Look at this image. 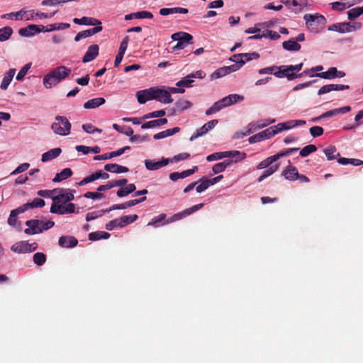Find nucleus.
Listing matches in <instances>:
<instances>
[{
	"label": "nucleus",
	"mask_w": 363,
	"mask_h": 363,
	"mask_svg": "<svg viewBox=\"0 0 363 363\" xmlns=\"http://www.w3.org/2000/svg\"><path fill=\"white\" fill-rule=\"evenodd\" d=\"M306 123V121L303 120H290L284 123H279L276 125L271 126L268 130L270 132L271 137H273L284 130H289L298 125H303Z\"/></svg>",
	"instance_id": "nucleus-8"
},
{
	"label": "nucleus",
	"mask_w": 363,
	"mask_h": 363,
	"mask_svg": "<svg viewBox=\"0 0 363 363\" xmlns=\"http://www.w3.org/2000/svg\"><path fill=\"white\" fill-rule=\"evenodd\" d=\"M110 212L109 208L106 210H100L96 211L89 212L86 216V220L91 221L97 218L101 217L105 213Z\"/></svg>",
	"instance_id": "nucleus-55"
},
{
	"label": "nucleus",
	"mask_w": 363,
	"mask_h": 363,
	"mask_svg": "<svg viewBox=\"0 0 363 363\" xmlns=\"http://www.w3.org/2000/svg\"><path fill=\"white\" fill-rule=\"evenodd\" d=\"M146 200V197H142L140 199H133V200H130V201H126L123 203H121V204H115V205H113L110 208V211H113V210H116V209H125V208H127L128 207H131V206H135L141 202H143Z\"/></svg>",
	"instance_id": "nucleus-26"
},
{
	"label": "nucleus",
	"mask_w": 363,
	"mask_h": 363,
	"mask_svg": "<svg viewBox=\"0 0 363 363\" xmlns=\"http://www.w3.org/2000/svg\"><path fill=\"white\" fill-rule=\"evenodd\" d=\"M166 123H167V118H160V119L153 120V121H150L147 123H145L141 125V128L143 129L152 128L156 126H160V125H165Z\"/></svg>",
	"instance_id": "nucleus-42"
},
{
	"label": "nucleus",
	"mask_w": 363,
	"mask_h": 363,
	"mask_svg": "<svg viewBox=\"0 0 363 363\" xmlns=\"http://www.w3.org/2000/svg\"><path fill=\"white\" fill-rule=\"evenodd\" d=\"M203 203H199L195 206H193L192 207L185 209L184 211L174 214L173 216L170 218L169 220H168L166 223H172L179 220L182 219L183 218L191 215L194 212H196V211L201 209L203 207Z\"/></svg>",
	"instance_id": "nucleus-17"
},
{
	"label": "nucleus",
	"mask_w": 363,
	"mask_h": 363,
	"mask_svg": "<svg viewBox=\"0 0 363 363\" xmlns=\"http://www.w3.org/2000/svg\"><path fill=\"white\" fill-rule=\"evenodd\" d=\"M271 138L270 132L268 128H267L249 138L248 141L250 143L252 144Z\"/></svg>",
	"instance_id": "nucleus-30"
},
{
	"label": "nucleus",
	"mask_w": 363,
	"mask_h": 363,
	"mask_svg": "<svg viewBox=\"0 0 363 363\" xmlns=\"http://www.w3.org/2000/svg\"><path fill=\"white\" fill-rule=\"evenodd\" d=\"M138 217L136 214H133V215L123 216L118 218L120 220L121 228H123L126 225L134 223L138 219Z\"/></svg>",
	"instance_id": "nucleus-54"
},
{
	"label": "nucleus",
	"mask_w": 363,
	"mask_h": 363,
	"mask_svg": "<svg viewBox=\"0 0 363 363\" xmlns=\"http://www.w3.org/2000/svg\"><path fill=\"white\" fill-rule=\"evenodd\" d=\"M335 74H337V68L332 67L326 72L317 73L315 75H311V77H319L323 79H332L335 78Z\"/></svg>",
	"instance_id": "nucleus-45"
},
{
	"label": "nucleus",
	"mask_w": 363,
	"mask_h": 363,
	"mask_svg": "<svg viewBox=\"0 0 363 363\" xmlns=\"http://www.w3.org/2000/svg\"><path fill=\"white\" fill-rule=\"evenodd\" d=\"M172 39L175 41L184 42L186 43H191L193 37L191 34L186 32H177L172 35Z\"/></svg>",
	"instance_id": "nucleus-32"
},
{
	"label": "nucleus",
	"mask_w": 363,
	"mask_h": 363,
	"mask_svg": "<svg viewBox=\"0 0 363 363\" xmlns=\"http://www.w3.org/2000/svg\"><path fill=\"white\" fill-rule=\"evenodd\" d=\"M109 237L110 234L104 231L94 232L89 235V239L91 241H96L100 239H108Z\"/></svg>",
	"instance_id": "nucleus-53"
},
{
	"label": "nucleus",
	"mask_w": 363,
	"mask_h": 363,
	"mask_svg": "<svg viewBox=\"0 0 363 363\" xmlns=\"http://www.w3.org/2000/svg\"><path fill=\"white\" fill-rule=\"evenodd\" d=\"M232 160H225L223 162L214 164L212 167V171L214 174L221 173L225 169L233 164Z\"/></svg>",
	"instance_id": "nucleus-43"
},
{
	"label": "nucleus",
	"mask_w": 363,
	"mask_h": 363,
	"mask_svg": "<svg viewBox=\"0 0 363 363\" xmlns=\"http://www.w3.org/2000/svg\"><path fill=\"white\" fill-rule=\"evenodd\" d=\"M75 211V205L72 203H52L50 207L52 213L63 215L73 213Z\"/></svg>",
	"instance_id": "nucleus-13"
},
{
	"label": "nucleus",
	"mask_w": 363,
	"mask_h": 363,
	"mask_svg": "<svg viewBox=\"0 0 363 363\" xmlns=\"http://www.w3.org/2000/svg\"><path fill=\"white\" fill-rule=\"evenodd\" d=\"M38 247L36 242L30 243L28 241H20L14 243L11 250L16 253H29L35 251Z\"/></svg>",
	"instance_id": "nucleus-11"
},
{
	"label": "nucleus",
	"mask_w": 363,
	"mask_h": 363,
	"mask_svg": "<svg viewBox=\"0 0 363 363\" xmlns=\"http://www.w3.org/2000/svg\"><path fill=\"white\" fill-rule=\"evenodd\" d=\"M45 204V201L40 198H35L32 202L26 203L21 206L23 211L26 212L30 208H40L44 206Z\"/></svg>",
	"instance_id": "nucleus-37"
},
{
	"label": "nucleus",
	"mask_w": 363,
	"mask_h": 363,
	"mask_svg": "<svg viewBox=\"0 0 363 363\" xmlns=\"http://www.w3.org/2000/svg\"><path fill=\"white\" fill-rule=\"evenodd\" d=\"M226 157L235 158V162H238L239 161L244 160L246 157V154L238 150L218 152L208 155L206 157V160L208 162H212Z\"/></svg>",
	"instance_id": "nucleus-7"
},
{
	"label": "nucleus",
	"mask_w": 363,
	"mask_h": 363,
	"mask_svg": "<svg viewBox=\"0 0 363 363\" xmlns=\"http://www.w3.org/2000/svg\"><path fill=\"white\" fill-rule=\"evenodd\" d=\"M282 47L284 50L291 52L298 51L301 48V45L294 39H290L283 42Z\"/></svg>",
	"instance_id": "nucleus-38"
},
{
	"label": "nucleus",
	"mask_w": 363,
	"mask_h": 363,
	"mask_svg": "<svg viewBox=\"0 0 363 363\" xmlns=\"http://www.w3.org/2000/svg\"><path fill=\"white\" fill-rule=\"evenodd\" d=\"M70 27V25L67 23H56L44 26V32H52L53 30H60L67 29Z\"/></svg>",
	"instance_id": "nucleus-39"
},
{
	"label": "nucleus",
	"mask_w": 363,
	"mask_h": 363,
	"mask_svg": "<svg viewBox=\"0 0 363 363\" xmlns=\"http://www.w3.org/2000/svg\"><path fill=\"white\" fill-rule=\"evenodd\" d=\"M152 17L153 15L151 12L142 11L125 15V20L130 21L133 18H152Z\"/></svg>",
	"instance_id": "nucleus-36"
},
{
	"label": "nucleus",
	"mask_w": 363,
	"mask_h": 363,
	"mask_svg": "<svg viewBox=\"0 0 363 363\" xmlns=\"http://www.w3.org/2000/svg\"><path fill=\"white\" fill-rule=\"evenodd\" d=\"M165 114L166 112L164 110L155 111L147 114H145L143 116H142V119L145 121L150 118H161L165 116Z\"/></svg>",
	"instance_id": "nucleus-58"
},
{
	"label": "nucleus",
	"mask_w": 363,
	"mask_h": 363,
	"mask_svg": "<svg viewBox=\"0 0 363 363\" xmlns=\"http://www.w3.org/2000/svg\"><path fill=\"white\" fill-rule=\"evenodd\" d=\"M13 33V30L9 26H6L0 28V41L4 42L7 40Z\"/></svg>",
	"instance_id": "nucleus-57"
},
{
	"label": "nucleus",
	"mask_w": 363,
	"mask_h": 363,
	"mask_svg": "<svg viewBox=\"0 0 363 363\" xmlns=\"http://www.w3.org/2000/svg\"><path fill=\"white\" fill-rule=\"evenodd\" d=\"M245 97L238 94H229L227 96L215 102L206 111V115L210 116L216 113L224 108L232 106L236 103L244 101Z\"/></svg>",
	"instance_id": "nucleus-2"
},
{
	"label": "nucleus",
	"mask_w": 363,
	"mask_h": 363,
	"mask_svg": "<svg viewBox=\"0 0 363 363\" xmlns=\"http://www.w3.org/2000/svg\"><path fill=\"white\" fill-rule=\"evenodd\" d=\"M23 10L17 12H11L1 15L3 19H11L15 21H23Z\"/></svg>",
	"instance_id": "nucleus-47"
},
{
	"label": "nucleus",
	"mask_w": 363,
	"mask_h": 363,
	"mask_svg": "<svg viewBox=\"0 0 363 363\" xmlns=\"http://www.w3.org/2000/svg\"><path fill=\"white\" fill-rule=\"evenodd\" d=\"M56 194H54L53 203H67L74 198V190L69 189H56Z\"/></svg>",
	"instance_id": "nucleus-9"
},
{
	"label": "nucleus",
	"mask_w": 363,
	"mask_h": 363,
	"mask_svg": "<svg viewBox=\"0 0 363 363\" xmlns=\"http://www.w3.org/2000/svg\"><path fill=\"white\" fill-rule=\"evenodd\" d=\"M136 98L139 104H143L147 101L154 100L153 99V88L143 89L137 91Z\"/></svg>",
	"instance_id": "nucleus-20"
},
{
	"label": "nucleus",
	"mask_w": 363,
	"mask_h": 363,
	"mask_svg": "<svg viewBox=\"0 0 363 363\" xmlns=\"http://www.w3.org/2000/svg\"><path fill=\"white\" fill-rule=\"evenodd\" d=\"M282 175L285 177L286 179L294 181L298 179V172L295 167L289 165L283 170Z\"/></svg>",
	"instance_id": "nucleus-29"
},
{
	"label": "nucleus",
	"mask_w": 363,
	"mask_h": 363,
	"mask_svg": "<svg viewBox=\"0 0 363 363\" xmlns=\"http://www.w3.org/2000/svg\"><path fill=\"white\" fill-rule=\"evenodd\" d=\"M169 163V160L167 158H162L161 160L156 161L155 160H145L144 161L146 169L149 171H156Z\"/></svg>",
	"instance_id": "nucleus-18"
},
{
	"label": "nucleus",
	"mask_w": 363,
	"mask_h": 363,
	"mask_svg": "<svg viewBox=\"0 0 363 363\" xmlns=\"http://www.w3.org/2000/svg\"><path fill=\"white\" fill-rule=\"evenodd\" d=\"M351 111V107L350 106H346L344 107L335 108L333 110H330L328 111L325 112L322 115H320L318 118L323 119L330 117L335 116L337 114H344Z\"/></svg>",
	"instance_id": "nucleus-25"
},
{
	"label": "nucleus",
	"mask_w": 363,
	"mask_h": 363,
	"mask_svg": "<svg viewBox=\"0 0 363 363\" xmlns=\"http://www.w3.org/2000/svg\"><path fill=\"white\" fill-rule=\"evenodd\" d=\"M77 243V240L72 236H62L59 239V245L62 247H73Z\"/></svg>",
	"instance_id": "nucleus-33"
},
{
	"label": "nucleus",
	"mask_w": 363,
	"mask_h": 363,
	"mask_svg": "<svg viewBox=\"0 0 363 363\" xmlns=\"http://www.w3.org/2000/svg\"><path fill=\"white\" fill-rule=\"evenodd\" d=\"M229 60L235 62L231 66H238V70H239L245 65L243 53L235 54L232 55Z\"/></svg>",
	"instance_id": "nucleus-48"
},
{
	"label": "nucleus",
	"mask_w": 363,
	"mask_h": 363,
	"mask_svg": "<svg viewBox=\"0 0 363 363\" xmlns=\"http://www.w3.org/2000/svg\"><path fill=\"white\" fill-rule=\"evenodd\" d=\"M26 225L28 228L25 230V233L28 235H35L52 228L55 223L52 220L44 221L42 220L33 219L27 220Z\"/></svg>",
	"instance_id": "nucleus-5"
},
{
	"label": "nucleus",
	"mask_w": 363,
	"mask_h": 363,
	"mask_svg": "<svg viewBox=\"0 0 363 363\" xmlns=\"http://www.w3.org/2000/svg\"><path fill=\"white\" fill-rule=\"evenodd\" d=\"M153 99L163 104H170L173 101L170 93H184V89L177 87H152Z\"/></svg>",
	"instance_id": "nucleus-4"
},
{
	"label": "nucleus",
	"mask_w": 363,
	"mask_h": 363,
	"mask_svg": "<svg viewBox=\"0 0 363 363\" xmlns=\"http://www.w3.org/2000/svg\"><path fill=\"white\" fill-rule=\"evenodd\" d=\"M275 123V119H263L260 121H257L256 122L250 123L247 127L246 128V130L244 133H240L239 135L237 136L238 138H242L246 135H249L251 133L255 132L256 130L263 128L270 124Z\"/></svg>",
	"instance_id": "nucleus-10"
},
{
	"label": "nucleus",
	"mask_w": 363,
	"mask_h": 363,
	"mask_svg": "<svg viewBox=\"0 0 363 363\" xmlns=\"http://www.w3.org/2000/svg\"><path fill=\"white\" fill-rule=\"evenodd\" d=\"M218 120L213 119L205 123L200 128L197 129L190 137L189 140L194 141L199 137L206 135L208 131L211 130L218 124Z\"/></svg>",
	"instance_id": "nucleus-15"
},
{
	"label": "nucleus",
	"mask_w": 363,
	"mask_h": 363,
	"mask_svg": "<svg viewBox=\"0 0 363 363\" xmlns=\"http://www.w3.org/2000/svg\"><path fill=\"white\" fill-rule=\"evenodd\" d=\"M269 38L270 40H278L280 38V35L274 30H264L262 32V34H256L248 38L249 40L253 39H261V38Z\"/></svg>",
	"instance_id": "nucleus-24"
},
{
	"label": "nucleus",
	"mask_w": 363,
	"mask_h": 363,
	"mask_svg": "<svg viewBox=\"0 0 363 363\" xmlns=\"http://www.w3.org/2000/svg\"><path fill=\"white\" fill-rule=\"evenodd\" d=\"M284 4L287 5L290 9L296 13L300 12L306 8L308 5L307 0H291L284 1Z\"/></svg>",
	"instance_id": "nucleus-22"
},
{
	"label": "nucleus",
	"mask_w": 363,
	"mask_h": 363,
	"mask_svg": "<svg viewBox=\"0 0 363 363\" xmlns=\"http://www.w3.org/2000/svg\"><path fill=\"white\" fill-rule=\"evenodd\" d=\"M276 161H277V160H276L274 155L270 156V157L266 158L265 160H262V162H260L257 164V168L258 169L267 168V167H269V165H271L272 163H274Z\"/></svg>",
	"instance_id": "nucleus-59"
},
{
	"label": "nucleus",
	"mask_w": 363,
	"mask_h": 363,
	"mask_svg": "<svg viewBox=\"0 0 363 363\" xmlns=\"http://www.w3.org/2000/svg\"><path fill=\"white\" fill-rule=\"evenodd\" d=\"M238 71V66H225L217 69L211 75V79H217L223 77L230 73Z\"/></svg>",
	"instance_id": "nucleus-19"
},
{
	"label": "nucleus",
	"mask_w": 363,
	"mask_h": 363,
	"mask_svg": "<svg viewBox=\"0 0 363 363\" xmlns=\"http://www.w3.org/2000/svg\"><path fill=\"white\" fill-rule=\"evenodd\" d=\"M72 174V172L70 168L63 169L60 172L56 174L55 177L52 179L53 182H60L63 181Z\"/></svg>",
	"instance_id": "nucleus-41"
},
{
	"label": "nucleus",
	"mask_w": 363,
	"mask_h": 363,
	"mask_svg": "<svg viewBox=\"0 0 363 363\" xmlns=\"http://www.w3.org/2000/svg\"><path fill=\"white\" fill-rule=\"evenodd\" d=\"M317 148L316 146L314 145H308L305 146L300 151V155L301 157H306L308 155H310L312 152H314L316 151Z\"/></svg>",
	"instance_id": "nucleus-63"
},
{
	"label": "nucleus",
	"mask_w": 363,
	"mask_h": 363,
	"mask_svg": "<svg viewBox=\"0 0 363 363\" xmlns=\"http://www.w3.org/2000/svg\"><path fill=\"white\" fill-rule=\"evenodd\" d=\"M46 261V257L43 252H36L33 255V262L38 266H42Z\"/></svg>",
	"instance_id": "nucleus-60"
},
{
	"label": "nucleus",
	"mask_w": 363,
	"mask_h": 363,
	"mask_svg": "<svg viewBox=\"0 0 363 363\" xmlns=\"http://www.w3.org/2000/svg\"><path fill=\"white\" fill-rule=\"evenodd\" d=\"M62 152L60 147H55L48 150L42 155L41 161L46 162L57 157Z\"/></svg>",
	"instance_id": "nucleus-31"
},
{
	"label": "nucleus",
	"mask_w": 363,
	"mask_h": 363,
	"mask_svg": "<svg viewBox=\"0 0 363 363\" xmlns=\"http://www.w3.org/2000/svg\"><path fill=\"white\" fill-rule=\"evenodd\" d=\"M175 106L179 112H182L192 106L191 101L186 99H179L175 103Z\"/></svg>",
	"instance_id": "nucleus-51"
},
{
	"label": "nucleus",
	"mask_w": 363,
	"mask_h": 363,
	"mask_svg": "<svg viewBox=\"0 0 363 363\" xmlns=\"http://www.w3.org/2000/svg\"><path fill=\"white\" fill-rule=\"evenodd\" d=\"M104 169L107 172L117 174L128 172L129 170L126 167L115 163L106 164L104 166Z\"/></svg>",
	"instance_id": "nucleus-34"
},
{
	"label": "nucleus",
	"mask_w": 363,
	"mask_h": 363,
	"mask_svg": "<svg viewBox=\"0 0 363 363\" xmlns=\"http://www.w3.org/2000/svg\"><path fill=\"white\" fill-rule=\"evenodd\" d=\"M56 12L46 13L37 10H23V21H35L37 19L50 18L55 15Z\"/></svg>",
	"instance_id": "nucleus-14"
},
{
	"label": "nucleus",
	"mask_w": 363,
	"mask_h": 363,
	"mask_svg": "<svg viewBox=\"0 0 363 363\" xmlns=\"http://www.w3.org/2000/svg\"><path fill=\"white\" fill-rule=\"evenodd\" d=\"M72 73L70 68L64 65L58 66L50 70L43 79L45 89H52L67 78Z\"/></svg>",
	"instance_id": "nucleus-1"
},
{
	"label": "nucleus",
	"mask_w": 363,
	"mask_h": 363,
	"mask_svg": "<svg viewBox=\"0 0 363 363\" xmlns=\"http://www.w3.org/2000/svg\"><path fill=\"white\" fill-rule=\"evenodd\" d=\"M303 64L299 63L296 65H281L282 78L286 77L288 80H293L298 77L296 73L301 71Z\"/></svg>",
	"instance_id": "nucleus-12"
},
{
	"label": "nucleus",
	"mask_w": 363,
	"mask_h": 363,
	"mask_svg": "<svg viewBox=\"0 0 363 363\" xmlns=\"http://www.w3.org/2000/svg\"><path fill=\"white\" fill-rule=\"evenodd\" d=\"M99 51V47L98 45L94 44L90 45L82 58V62L87 63L94 60L98 56Z\"/></svg>",
	"instance_id": "nucleus-23"
},
{
	"label": "nucleus",
	"mask_w": 363,
	"mask_h": 363,
	"mask_svg": "<svg viewBox=\"0 0 363 363\" xmlns=\"http://www.w3.org/2000/svg\"><path fill=\"white\" fill-rule=\"evenodd\" d=\"M363 13V6L362 7H356L349 10L347 13L349 20H353Z\"/></svg>",
	"instance_id": "nucleus-56"
},
{
	"label": "nucleus",
	"mask_w": 363,
	"mask_h": 363,
	"mask_svg": "<svg viewBox=\"0 0 363 363\" xmlns=\"http://www.w3.org/2000/svg\"><path fill=\"white\" fill-rule=\"evenodd\" d=\"M323 152L328 160H335L336 157L340 155V153L337 152V149L334 145L327 147L323 150Z\"/></svg>",
	"instance_id": "nucleus-49"
},
{
	"label": "nucleus",
	"mask_w": 363,
	"mask_h": 363,
	"mask_svg": "<svg viewBox=\"0 0 363 363\" xmlns=\"http://www.w3.org/2000/svg\"><path fill=\"white\" fill-rule=\"evenodd\" d=\"M82 128L86 133L89 134H93L94 133H101L102 132L101 129L94 127L91 123L83 124Z\"/></svg>",
	"instance_id": "nucleus-62"
},
{
	"label": "nucleus",
	"mask_w": 363,
	"mask_h": 363,
	"mask_svg": "<svg viewBox=\"0 0 363 363\" xmlns=\"http://www.w3.org/2000/svg\"><path fill=\"white\" fill-rule=\"evenodd\" d=\"M16 74V69L12 68L10 69L8 72H6L4 74V77L2 79L1 83L0 84V89L2 90H6L9 87L10 83L11 82L14 75Z\"/></svg>",
	"instance_id": "nucleus-28"
},
{
	"label": "nucleus",
	"mask_w": 363,
	"mask_h": 363,
	"mask_svg": "<svg viewBox=\"0 0 363 363\" xmlns=\"http://www.w3.org/2000/svg\"><path fill=\"white\" fill-rule=\"evenodd\" d=\"M25 211L21 208V206L12 210L11 211L9 217L8 218V224L14 228L19 229L21 227V223H20V222H18L17 216L20 213H23Z\"/></svg>",
	"instance_id": "nucleus-21"
},
{
	"label": "nucleus",
	"mask_w": 363,
	"mask_h": 363,
	"mask_svg": "<svg viewBox=\"0 0 363 363\" xmlns=\"http://www.w3.org/2000/svg\"><path fill=\"white\" fill-rule=\"evenodd\" d=\"M306 26L308 31L313 33L320 32L326 24V18L324 16L315 13H306L303 16Z\"/></svg>",
	"instance_id": "nucleus-3"
},
{
	"label": "nucleus",
	"mask_w": 363,
	"mask_h": 363,
	"mask_svg": "<svg viewBox=\"0 0 363 363\" xmlns=\"http://www.w3.org/2000/svg\"><path fill=\"white\" fill-rule=\"evenodd\" d=\"M180 130V128L178 127L173 128L172 129H167L164 131L160 132L155 135H154L153 138L155 140H160L162 139L171 135H173L174 134L179 133Z\"/></svg>",
	"instance_id": "nucleus-40"
},
{
	"label": "nucleus",
	"mask_w": 363,
	"mask_h": 363,
	"mask_svg": "<svg viewBox=\"0 0 363 363\" xmlns=\"http://www.w3.org/2000/svg\"><path fill=\"white\" fill-rule=\"evenodd\" d=\"M51 128L55 134L66 136L70 133L71 123L66 117L57 116L51 125Z\"/></svg>",
	"instance_id": "nucleus-6"
},
{
	"label": "nucleus",
	"mask_w": 363,
	"mask_h": 363,
	"mask_svg": "<svg viewBox=\"0 0 363 363\" xmlns=\"http://www.w3.org/2000/svg\"><path fill=\"white\" fill-rule=\"evenodd\" d=\"M328 29L330 31H336L340 33H347V22L333 23L330 25Z\"/></svg>",
	"instance_id": "nucleus-50"
},
{
	"label": "nucleus",
	"mask_w": 363,
	"mask_h": 363,
	"mask_svg": "<svg viewBox=\"0 0 363 363\" xmlns=\"http://www.w3.org/2000/svg\"><path fill=\"white\" fill-rule=\"evenodd\" d=\"M279 168V163L272 165L266 170H264L262 174L258 178V182H262L264 179L273 174L275 172H277Z\"/></svg>",
	"instance_id": "nucleus-46"
},
{
	"label": "nucleus",
	"mask_w": 363,
	"mask_h": 363,
	"mask_svg": "<svg viewBox=\"0 0 363 363\" xmlns=\"http://www.w3.org/2000/svg\"><path fill=\"white\" fill-rule=\"evenodd\" d=\"M31 67V63H28L26 65H25L21 69L20 71L18 72V73L16 75V80L18 81H21L23 79L24 77L26 75V74L28 73V70L30 69Z\"/></svg>",
	"instance_id": "nucleus-61"
},
{
	"label": "nucleus",
	"mask_w": 363,
	"mask_h": 363,
	"mask_svg": "<svg viewBox=\"0 0 363 363\" xmlns=\"http://www.w3.org/2000/svg\"><path fill=\"white\" fill-rule=\"evenodd\" d=\"M106 100L103 97L94 98L90 100H88L84 104V108L86 109H91L99 107L100 106L104 104Z\"/></svg>",
	"instance_id": "nucleus-35"
},
{
	"label": "nucleus",
	"mask_w": 363,
	"mask_h": 363,
	"mask_svg": "<svg viewBox=\"0 0 363 363\" xmlns=\"http://www.w3.org/2000/svg\"><path fill=\"white\" fill-rule=\"evenodd\" d=\"M73 22L78 25L96 26L101 25V22L94 18L84 16L81 18H74Z\"/></svg>",
	"instance_id": "nucleus-27"
},
{
	"label": "nucleus",
	"mask_w": 363,
	"mask_h": 363,
	"mask_svg": "<svg viewBox=\"0 0 363 363\" xmlns=\"http://www.w3.org/2000/svg\"><path fill=\"white\" fill-rule=\"evenodd\" d=\"M76 150L78 152H82L84 155H87L89 153H99L101 151V149L98 146L94 147H88L85 145H77L76 146Z\"/></svg>",
	"instance_id": "nucleus-44"
},
{
	"label": "nucleus",
	"mask_w": 363,
	"mask_h": 363,
	"mask_svg": "<svg viewBox=\"0 0 363 363\" xmlns=\"http://www.w3.org/2000/svg\"><path fill=\"white\" fill-rule=\"evenodd\" d=\"M329 6L334 11H342L346 9L350 8V4L347 1H335L329 4Z\"/></svg>",
	"instance_id": "nucleus-52"
},
{
	"label": "nucleus",
	"mask_w": 363,
	"mask_h": 363,
	"mask_svg": "<svg viewBox=\"0 0 363 363\" xmlns=\"http://www.w3.org/2000/svg\"><path fill=\"white\" fill-rule=\"evenodd\" d=\"M191 76L188 75L186 77L183 78L180 81H179L176 85L179 87H189L191 86V83L194 82L193 79H191Z\"/></svg>",
	"instance_id": "nucleus-64"
},
{
	"label": "nucleus",
	"mask_w": 363,
	"mask_h": 363,
	"mask_svg": "<svg viewBox=\"0 0 363 363\" xmlns=\"http://www.w3.org/2000/svg\"><path fill=\"white\" fill-rule=\"evenodd\" d=\"M41 32H44V26L35 24H30L27 27L21 28L18 30L20 35L27 38L33 37Z\"/></svg>",
	"instance_id": "nucleus-16"
}]
</instances>
